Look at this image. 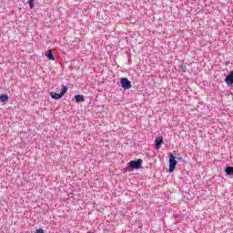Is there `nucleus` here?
I'll return each mask as SVG.
<instances>
[{
	"label": "nucleus",
	"instance_id": "obj_1",
	"mask_svg": "<svg viewBox=\"0 0 233 233\" xmlns=\"http://www.w3.org/2000/svg\"><path fill=\"white\" fill-rule=\"evenodd\" d=\"M142 166H143V159L138 158L137 160H131L127 164L126 170H127V172H133V170H139V168H141Z\"/></svg>",
	"mask_w": 233,
	"mask_h": 233
},
{
	"label": "nucleus",
	"instance_id": "obj_2",
	"mask_svg": "<svg viewBox=\"0 0 233 233\" xmlns=\"http://www.w3.org/2000/svg\"><path fill=\"white\" fill-rule=\"evenodd\" d=\"M177 165V160H176V157L174 154L170 153L169 155V172L172 174L174 170H176V166Z\"/></svg>",
	"mask_w": 233,
	"mask_h": 233
},
{
	"label": "nucleus",
	"instance_id": "obj_3",
	"mask_svg": "<svg viewBox=\"0 0 233 233\" xmlns=\"http://www.w3.org/2000/svg\"><path fill=\"white\" fill-rule=\"evenodd\" d=\"M120 85L124 90H129V88H132V83L127 77L120 79Z\"/></svg>",
	"mask_w": 233,
	"mask_h": 233
},
{
	"label": "nucleus",
	"instance_id": "obj_4",
	"mask_svg": "<svg viewBox=\"0 0 233 233\" xmlns=\"http://www.w3.org/2000/svg\"><path fill=\"white\" fill-rule=\"evenodd\" d=\"M161 145H163V137H157L155 140V148H156V150L160 149Z\"/></svg>",
	"mask_w": 233,
	"mask_h": 233
},
{
	"label": "nucleus",
	"instance_id": "obj_5",
	"mask_svg": "<svg viewBox=\"0 0 233 233\" xmlns=\"http://www.w3.org/2000/svg\"><path fill=\"white\" fill-rule=\"evenodd\" d=\"M46 56H47V58L49 59V61H56V57L54 56V53L52 52L51 49H49Z\"/></svg>",
	"mask_w": 233,
	"mask_h": 233
},
{
	"label": "nucleus",
	"instance_id": "obj_6",
	"mask_svg": "<svg viewBox=\"0 0 233 233\" xmlns=\"http://www.w3.org/2000/svg\"><path fill=\"white\" fill-rule=\"evenodd\" d=\"M50 96H51L52 99H61V97H63L61 93L58 94V93H56V92H51Z\"/></svg>",
	"mask_w": 233,
	"mask_h": 233
},
{
	"label": "nucleus",
	"instance_id": "obj_7",
	"mask_svg": "<svg viewBox=\"0 0 233 233\" xmlns=\"http://www.w3.org/2000/svg\"><path fill=\"white\" fill-rule=\"evenodd\" d=\"M75 99H76V103H83V101H85V96L76 95V96H75Z\"/></svg>",
	"mask_w": 233,
	"mask_h": 233
},
{
	"label": "nucleus",
	"instance_id": "obj_8",
	"mask_svg": "<svg viewBox=\"0 0 233 233\" xmlns=\"http://www.w3.org/2000/svg\"><path fill=\"white\" fill-rule=\"evenodd\" d=\"M225 172H226V175L228 176H233V167H230V166L227 167L225 168Z\"/></svg>",
	"mask_w": 233,
	"mask_h": 233
},
{
	"label": "nucleus",
	"instance_id": "obj_9",
	"mask_svg": "<svg viewBox=\"0 0 233 233\" xmlns=\"http://www.w3.org/2000/svg\"><path fill=\"white\" fill-rule=\"evenodd\" d=\"M9 97H8V95H1L0 96V101L2 103H6V101H8Z\"/></svg>",
	"mask_w": 233,
	"mask_h": 233
},
{
	"label": "nucleus",
	"instance_id": "obj_10",
	"mask_svg": "<svg viewBox=\"0 0 233 233\" xmlns=\"http://www.w3.org/2000/svg\"><path fill=\"white\" fill-rule=\"evenodd\" d=\"M225 81H226V83H227V85H229V86H232L233 85V77H231V76H227L226 78H225Z\"/></svg>",
	"mask_w": 233,
	"mask_h": 233
},
{
	"label": "nucleus",
	"instance_id": "obj_11",
	"mask_svg": "<svg viewBox=\"0 0 233 233\" xmlns=\"http://www.w3.org/2000/svg\"><path fill=\"white\" fill-rule=\"evenodd\" d=\"M66 92H68V86H63V88L61 89V92H60V96H65V93Z\"/></svg>",
	"mask_w": 233,
	"mask_h": 233
},
{
	"label": "nucleus",
	"instance_id": "obj_12",
	"mask_svg": "<svg viewBox=\"0 0 233 233\" xmlns=\"http://www.w3.org/2000/svg\"><path fill=\"white\" fill-rule=\"evenodd\" d=\"M27 3L29 5L30 8H34V6H35V1L34 0H28Z\"/></svg>",
	"mask_w": 233,
	"mask_h": 233
},
{
	"label": "nucleus",
	"instance_id": "obj_13",
	"mask_svg": "<svg viewBox=\"0 0 233 233\" xmlns=\"http://www.w3.org/2000/svg\"><path fill=\"white\" fill-rule=\"evenodd\" d=\"M35 233H45V230L43 228L36 229Z\"/></svg>",
	"mask_w": 233,
	"mask_h": 233
},
{
	"label": "nucleus",
	"instance_id": "obj_14",
	"mask_svg": "<svg viewBox=\"0 0 233 233\" xmlns=\"http://www.w3.org/2000/svg\"><path fill=\"white\" fill-rule=\"evenodd\" d=\"M228 76L233 77V71H230V74H229V76Z\"/></svg>",
	"mask_w": 233,
	"mask_h": 233
}]
</instances>
